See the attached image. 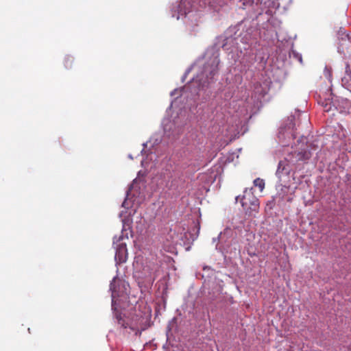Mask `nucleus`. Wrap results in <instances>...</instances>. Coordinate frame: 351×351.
<instances>
[{"label":"nucleus","mask_w":351,"mask_h":351,"mask_svg":"<svg viewBox=\"0 0 351 351\" xmlns=\"http://www.w3.org/2000/svg\"><path fill=\"white\" fill-rule=\"evenodd\" d=\"M219 59L218 55L213 54L208 62L204 66L203 75L206 79H212L218 71V65Z\"/></svg>","instance_id":"3"},{"label":"nucleus","mask_w":351,"mask_h":351,"mask_svg":"<svg viewBox=\"0 0 351 351\" xmlns=\"http://www.w3.org/2000/svg\"><path fill=\"white\" fill-rule=\"evenodd\" d=\"M72 60H71L70 58L69 59H67V61H66V63H69V62H71Z\"/></svg>","instance_id":"9"},{"label":"nucleus","mask_w":351,"mask_h":351,"mask_svg":"<svg viewBox=\"0 0 351 351\" xmlns=\"http://www.w3.org/2000/svg\"><path fill=\"white\" fill-rule=\"evenodd\" d=\"M138 282L141 286L150 287L155 280V276L153 268L150 265H146L143 267V271L136 273Z\"/></svg>","instance_id":"2"},{"label":"nucleus","mask_w":351,"mask_h":351,"mask_svg":"<svg viewBox=\"0 0 351 351\" xmlns=\"http://www.w3.org/2000/svg\"><path fill=\"white\" fill-rule=\"evenodd\" d=\"M247 189L244 191V194L241 199V206L245 210V215L250 217H255L259 210V200L254 195L253 192Z\"/></svg>","instance_id":"1"},{"label":"nucleus","mask_w":351,"mask_h":351,"mask_svg":"<svg viewBox=\"0 0 351 351\" xmlns=\"http://www.w3.org/2000/svg\"><path fill=\"white\" fill-rule=\"evenodd\" d=\"M311 156V153L306 149H301L300 151H295L291 152L287 158V161L292 164H295L299 161L307 160Z\"/></svg>","instance_id":"4"},{"label":"nucleus","mask_w":351,"mask_h":351,"mask_svg":"<svg viewBox=\"0 0 351 351\" xmlns=\"http://www.w3.org/2000/svg\"><path fill=\"white\" fill-rule=\"evenodd\" d=\"M119 282H120V280L119 279H117L116 278H114L112 280V281L110 282V289L112 291V296L113 298H114L116 296H119V293H117V285Z\"/></svg>","instance_id":"6"},{"label":"nucleus","mask_w":351,"mask_h":351,"mask_svg":"<svg viewBox=\"0 0 351 351\" xmlns=\"http://www.w3.org/2000/svg\"><path fill=\"white\" fill-rule=\"evenodd\" d=\"M254 184L255 186H257L260 189V191H262L265 187V182L261 178H256L254 180Z\"/></svg>","instance_id":"7"},{"label":"nucleus","mask_w":351,"mask_h":351,"mask_svg":"<svg viewBox=\"0 0 351 351\" xmlns=\"http://www.w3.org/2000/svg\"><path fill=\"white\" fill-rule=\"evenodd\" d=\"M285 170V162L280 161L277 169L278 173H282Z\"/></svg>","instance_id":"8"},{"label":"nucleus","mask_w":351,"mask_h":351,"mask_svg":"<svg viewBox=\"0 0 351 351\" xmlns=\"http://www.w3.org/2000/svg\"><path fill=\"white\" fill-rule=\"evenodd\" d=\"M116 249V258H119L120 262H124L125 261V255L127 252L126 245L121 243L117 245Z\"/></svg>","instance_id":"5"}]
</instances>
